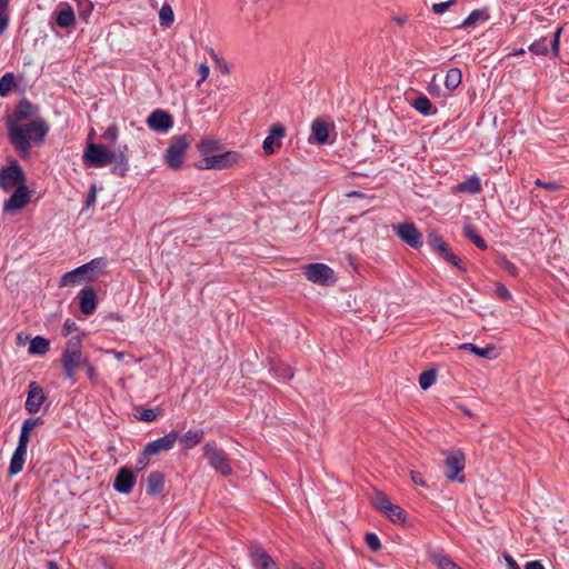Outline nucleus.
Here are the masks:
<instances>
[{
	"instance_id": "obj_16",
	"label": "nucleus",
	"mask_w": 569,
	"mask_h": 569,
	"mask_svg": "<svg viewBox=\"0 0 569 569\" xmlns=\"http://www.w3.org/2000/svg\"><path fill=\"white\" fill-rule=\"evenodd\" d=\"M249 556L256 567L261 569H277L276 561L257 542H251L249 545Z\"/></svg>"
},
{
	"instance_id": "obj_59",
	"label": "nucleus",
	"mask_w": 569,
	"mask_h": 569,
	"mask_svg": "<svg viewBox=\"0 0 569 569\" xmlns=\"http://www.w3.org/2000/svg\"><path fill=\"white\" fill-rule=\"evenodd\" d=\"M347 197H358V198L373 199V196H368L367 193H363L361 191H351V192L347 193Z\"/></svg>"
},
{
	"instance_id": "obj_30",
	"label": "nucleus",
	"mask_w": 569,
	"mask_h": 569,
	"mask_svg": "<svg viewBox=\"0 0 569 569\" xmlns=\"http://www.w3.org/2000/svg\"><path fill=\"white\" fill-rule=\"evenodd\" d=\"M489 19V14L486 10L477 9L470 12V14L461 22L460 28H473L479 22H485Z\"/></svg>"
},
{
	"instance_id": "obj_45",
	"label": "nucleus",
	"mask_w": 569,
	"mask_h": 569,
	"mask_svg": "<svg viewBox=\"0 0 569 569\" xmlns=\"http://www.w3.org/2000/svg\"><path fill=\"white\" fill-rule=\"evenodd\" d=\"M499 266L511 277L517 278L519 276L518 267L510 260L502 258L499 262Z\"/></svg>"
},
{
	"instance_id": "obj_24",
	"label": "nucleus",
	"mask_w": 569,
	"mask_h": 569,
	"mask_svg": "<svg viewBox=\"0 0 569 569\" xmlns=\"http://www.w3.org/2000/svg\"><path fill=\"white\" fill-rule=\"evenodd\" d=\"M134 485L133 473L128 469H120L114 480V489L119 492L128 493Z\"/></svg>"
},
{
	"instance_id": "obj_53",
	"label": "nucleus",
	"mask_w": 569,
	"mask_h": 569,
	"mask_svg": "<svg viewBox=\"0 0 569 569\" xmlns=\"http://www.w3.org/2000/svg\"><path fill=\"white\" fill-rule=\"evenodd\" d=\"M97 197V187L96 184H91L89 189V193L86 201V208H90L94 204Z\"/></svg>"
},
{
	"instance_id": "obj_46",
	"label": "nucleus",
	"mask_w": 569,
	"mask_h": 569,
	"mask_svg": "<svg viewBox=\"0 0 569 569\" xmlns=\"http://www.w3.org/2000/svg\"><path fill=\"white\" fill-rule=\"evenodd\" d=\"M161 416H163V409L160 406L151 409L144 408V422H152Z\"/></svg>"
},
{
	"instance_id": "obj_2",
	"label": "nucleus",
	"mask_w": 569,
	"mask_h": 569,
	"mask_svg": "<svg viewBox=\"0 0 569 569\" xmlns=\"http://www.w3.org/2000/svg\"><path fill=\"white\" fill-rule=\"evenodd\" d=\"M127 147L118 152L99 143H89L83 153V162L89 167L102 168L112 166V173L124 176L128 170Z\"/></svg>"
},
{
	"instance_id": "obj_7",
	"label": "nucleus",
	"mask_w": 569,
	"mask_h": 569,
	"mask_svg": "<svg viewBox=\"0 0 569 569\" xmlns=\"http://www.w3.org/2000/svg\"><path fill=\"white\" fill-rule=\"evenodd\" d=\"M466 466L465 453L460 449L451 450L443 461L445 477L450 481L465 482V476H460Z\"/></svg>"
},
{
	"instance_id": "obj_49",
	"label": "nucleus",
	"mask_w": 569,
	"mask_h": 569,
	"mask_svg": "<svg viewBox=\"0 0 569 569\" xmlns=\"http://www.w3.org/2000/svg\"><path fill=\"white\" fill-rule=\"evenodd\" d=\"M455 3H456V0H448L446 2L433 3L432 4V11L436 14H442L443 12H446Z\"/></svg>"
},
{
	"instance_id": "obj_36",
	"label": "nucleus",
	"mask_w": 569,
	"mask_h": 569,
	"mask_svg": "<svg viewBox=\"0 0 569 569\" xmlns=\"http://www.w3.org/2000/svg\"><path fill=\"white\" fill-rule=\"evenodd\" d=\"M174 22V13L170 4L164 3L159 11V23L162 28H170Z\"/></svg>"
},
{
	"instance_id": "obj_18",
	"label": "nucleus",
	"mask_w": 569,
	"mask_h": 569,
	"mask_svg": "<svg viewBox=\"0 0 569 569\" xmlns=\"http://www.w3.org/2000/svg\"><path fill=\"white\" fill-rule=\"evenodd\" d=\"M330 123L323 119H315L311 123V134L309 141H315L318 144H325L329 140Z\"/></svg>"
},
{
	"instance_id": "obj_27",
	"label": "nucleus",
	"mask_w": 569,
	"mask_h": 569,
	"mask_svg": "<svg viewBox=\"0 0 569 569\" xmlns=\"http://www.w3.org/2000/svg\"><path fill=\"white\" fill-rule=\"evenodd\" d=\"M440 258H442L446 262L455 266L460 271H467V267L465 262L453 253L448 244H446L441 250L437 253Z\"/></svg>"
},
{
	"instance_id": "obj_4",
	"label": "nucleus",
	"mask_w": 569,
	"mask_h": 569,
	"mask_svg": "<svg viewBox=\"0 0 569 569\" xmlns=\"http://www.w3.org/2000/svg\"><path fill=\"white\" fill-rule=\"evenodd\" d=\"M106 267V261L102 258L92 259L71 271L66 272L59 281V287H74L82 281L93 280L98 273Z\"/></svg>"
},
{
	"instance_id": "obj_63",
	"label": "nucleus",
	"mask_w": 569,
	"mask_h": 569,
	"mask_svg": "<svg viewBox=\"0 0 569 569\" xmlns=\"http://www.w3.org/2000/svg\"><path fill=\"white\" fill-rule=\"evenodd\" d=\"M136 417H137L139 420H142V412H140V413H138V412H137V413H136Z\"/></svg>"
},
{
	"instance_id": "obj_35",
	"label": "nucleus",
	"mask_w": 569,
	"mask_h": 569,
	"mask_svg": "<svg viewBox=\"0 0 569 569\" xmlns=\"http://www.w3.org/2000/svg\"><path fill=\"white\" fill-rule=\"evenodd\" d=\"M0 178H24V172L20 164L13 160L9 163V166L0 170Z\"/></svg>"
},
{
	"instance_id": "obj_64",
	"label": "nucleus",
	"mask_w": 569,
	"mask_h": 569,
	"mask_svg": "<svg viewBox=\"0 0 569 569\" xmlns=\"http://www.w3.org/2000/svg\"><path fill=\"white\" fill-rule=\"evenodd\" d=\"M312 569H322V568H321V566L313 565V566H312Z\"/></svg>"
},
{
	"instance_id": "obj_6",
	"label": "nucleus",
	"mask_w": 569,
	"mask_h": 569,
	"mask_svg": "<svg viewBox=\"0 0 569 569\" xmlns=\"http://www.w3.org/2000/svg\"><path fill=\"white\" fill-rule=\"evenodd\" d=\"M203 456L209 466L223 477L232 475L230 459L224 450L217 447L216 442H207L203 448Z\"/></svg>"
},
{
	"instance_id": "obj_21",
	"label": "nucleus",
	"mask_w": 569,
	"mask_h": 569,
	"mask_svg": "<svg viewBox=\"0 0 569 569\" xmlns=\"http://www.w3.org/2000/svg\"><path fill=\"white\" fill-rule=\"evenodd\" d=\"M76 22V16L73 9L69 3H60L59 9L56 12V23L60 28H70Z\"/></svg>"
},
{
	"instance_id": "obj_41",
	"label": "nucleus",
	"mask_w": 569,
	"mask_h": 569,
	"mask_svg": "<svg viewBox=\"0 0 569 569\" xmlns=\"http://www.w3.org/2000/svg\"><path fill=\"white\" fill-rule=\"evenodd\" d=\"M538 188L545 189L549 192H556L563 188L561 180H535Z\"/></svg>"
},
{
	"instance_id": "obj_14",
	"label": "nucleus",
	"mask_w": 569,
	"mask_h": 569,
	"mask_svg": "<svg viewBox=\"0 0 569 569\" xmlns=\"http://www.w3.org/2000/svg\"><path fill=\"white\" fill-rule=\"evenodd\" d=\"M397 236L411 248L418 249L422 246L421 233L413 223H399L396 228Z\"/></svg>"
},
{
	"instance_id": "obj_42",
	"label": "nucleus",
	"mask_w": 569,
	"mask_h": 569,
	"mask_svg": "<svg viewBox=\"0 0 569 569\" xmlns=\"http://www.w3.org/2000/svg\"><path fill=\"white\" fill-rule=\"evenodd\" d=\"M392 505L387 495L382 492H378L373 501L375 508L382 512L387 511Z\"/></svg>"
},
{
	"instance_id": "obj_9",
	"label": "nucleus",
	"mask_w": 569,
	"mask_h": 569,
	"mask_svg": "<svg viewBox=\"0 0 569 569\" xmlns=\"http://www.w3.org/2000/svg\"><path fill=\"white\" fill-rule=\"evenodd\" d=\"M178 441V431L171 430L169 433L144 445V458H150L167 453Z\"/></svg>"
},
{
	"instance_id": "obj_60",
	"label": "nucleus",
	"mask_w": 569,
	"mask_h": 569,
	"mask_svg": "<svg viewBox=\"0 0 569 569\" xmlns=\"http://www.w3.org/2000/svg\"><path fill=\"white\" fill-rule=\"evenodd\" d=\"M47 568H48V569H60V567L58 566V563H57V562H54V561H48V562H47Z\"/></svg>"
},
{
	"instance_id": "obj_31",
	"label": "nucleus",
	"mask_w": 569,
	"mask_h": 569,
	"mask_svg": "<svg viewBox=\"0 0 569 569\" xmlns=\"http://www.w3.org/2000/svg\"><path fill=\"white\" fill-rule=\"evenodd\" d=\"M50 350V342L48 339L37 336L29 345L28 352L30 355L43 356Z\"/></svg>"
},
{
	"instance_id": "obj_3",
	"label": "nucleus",
	"mask_w": 569,
	"mask_h": 569,
	"mask_svg": "<svg viewBox=\"0 0 569 569\" xmlns=\"http://www.w3.org/2000/svg\"><path fill=\"white\" fill-rule=\"evenodd\" d=\"M26 180H0V187L6 191H12L11 197L3 203L4 212H14L23 209L34 193L26 184Z\"/></svg>"
},
{
	"instance_id": "obj_61",
	"label": "nucleus",
	"mask_w": 569,
	"mask_h": 569,
	"mask_svg": "<svg viewBox=\"0 0 569 569\" xmlns=\"http://www.w3.org/2000/svg\"><path fill=\"white\" fill-rule=\"evenodd\" d=\"M525 53H526V50L523 48H520V49L515 50L513 52L509 53V56H521Z\"/></svg>"
},
{
	"instance_id": "obj_38",
	"label": "nucleus",
	"mask_w": 569,
	"mask_h": 569,
	"mask_svg": "<svg viewBox=\"0 0 569 569\" xmlns=\"http://www.w3.org/2000/svg\"><path fill=\"white\" fill-rule=\"evenodd\" d=\"M392 522L403 523L406 521V511L397 506L392 505L387 511L383 512Z\"/></svg>"
},
{
	"instance_id": "obj_39",
	"label": "nucleus",
	"mask_w": 569,
	"mask_h": 569,
	"mask_svg": "<svg viewBox=\"0 0 569 569\" xmlns=\"http://www.w3.org/2000/svg\"><path fill=\"white\" fill-rule=\"evenodd\" d=\"M9 26V0H0V36Z\"/></svg>"
},
{
	"instance_id": "obj_8",
	"label": "nucleus",
	"mask_w": 569,
	"mask_h": 569,
	"mask_svg": "<svg viewBox=\"0 0 569 569\" xmlns=\"http://www.w3.org/2000/svg\"><path fill=\"white\" fill-rule=\"evenodd\" d=\"M243 157L238 151H227L204 158V168L223 170L239 167L243 162Z\"/></svg>"
},
{
	"instance_id": "obj_26",
	"label": "nucleus",
	"mask_w": 569,
	"mask_h": 569,
	"mask_svg": "<svg viewBox=\"0 0 569 569\" xmlns=\"http://www.w3.org/2000/svg\"><path fill=\"white\" fill-rule=\"evenodd\" d=\"M460 349L468 350L480 358H485V359H489V360L495 359L497 357L496 348L492 346L480 348L473 343L468 342V343H462L460 346Z\"/></svg>"
},
{
	"instance_id": "obj_44",
	"label": "nucleus",
	"mask_w": 569,
	"mask_h": 569,
	"mask_svg": "<svg viewBox=\"0 0 569 569\" xmlns=\"http://www.w3.org/2000/svg\"><path fill=\"white\" fill-rule=\"evenodd\" d=\"M365 541L371 551H379L381 549V542L379 537L373 532H367Z\"/></svg>"
},
{
	"instance_id": "obj_17",
	"label": "nucleus",
	"mask_w": 569,
	"mask_h": 569,
	"mask_svg": "<svg viewBox=\"0 0 569 569\" xmlns=\"http://www.w3.org/2000/svg\"><path fill=\"white\" fill-rule=\"evenodd\" d=\"M44 399L43 390L37 385V382H30L28 386V397L26 401L27 411L29 413H37Z\"/></svg>"
},
{
	"instance_id": "obj_29",
	"label": "nucleus",
	"mask_w": 569,
	"mask_h": 569,
	"mask_svg": "<svg viewBox=\"0 0 569 569\" xmlns=\"http://www.w3.org/2000/svg\"><path fill=\"white\" fill-rule=\"evenodd\" d=\"M481 183L480 180H463L462 182L458 183L457 186L451 188V193H462L468 192L471 194L479 193L481 191Z\"/></svg>"
},
{
	"instance_id": "obj_43",
	"label": "nucleus",
	"mask_w": 569,
	"mask_h": 569,
	"mask_svg": "<svg viewBox=\"0 0 569 569\" xmlns=\"http://www.w3.org/2000/svg\"><path fill=\"white\" fill-rule=\"evenodd\" d=\"M427 243L435 253H438L441 250V248H443L446 244H448L443 240V238L438 234H430Z\"/></svg>"
},
{
	"instance_id": "obj_20",
	"label": "nucleus",
	"mask_w": 569,
	"mask_h": 569,
	"mask_svg": "<svg viewBox=\"0 0 569 569\" xmlns=\"http://www.w3.org/2000/svg\"><path fill=\"white\" fill-rule=\"evenodd\" d=\"M427 556L438 569H461L441 549L428 548Z\"/></svg>"
},
{
	"instance_id": "obj_28",
	"label": "nucleus",
	"mask_w": 569,
	"mask_h": 569,
	"mask_svg": "<svg viewBox=\"0 0 569 569\" xmlns=\"http://www.w3.org/2000/svg\"><path fill=\"white\" fill-rule=\"evenodd\" d=\"M26 455H27L26 450L16 449L13 451V455L11 457L10 465H9L10 476H16L22 471L23 465L26 461Z\"/></svg>"
},
{
	"instance_id": "obj_33",
	"label": "nucleus",
	"mask_w": 569,
	"mask_h": 569,
	"mask_svg": "<svg viewBox=\"0 0 569 569\" xmlns=\"http://www.w3.org/2000/svg\"><path fill=\"white\" fill-rule=\"evenodd\" d=\"M462 80V73L459 68H451L447 71L445 86L448 90L457 89Z\"/></svg>"
},
{
	"instance_id": "obj_15",
	"label": "nucleus",
	"mask_w": 569,
	"mask_h": 569,
	"mask_svg": "<svg viewBox=\"0 0 569 569\" xmlns=\"http://www.w3.org/2000/svg\"><path fill=\"white\" fill-rule=\"evenodd\" d=\"M147 123L150 129L157 132H167L172 128L173 119L169 112L162 109H156L148 117Z\"/></svg>"
},
{
	"instance_id": "obj_37",
	"label": "nucleus",
	"mask_w": 569,
	"mask_h": 569,
	"mask_svg": "<svg viewBox=\"0 0 569 569\" xmlns=\"http://www.w3.org/2000/svg\"><path fill=\"white\" fill-rule=\"evenodd\" d=\"M16 87L13 73L8 72L0 79V97H6Z\"/></svg>"
},
{
	"instance_id": "obj_51",
	"label": "nucleus",
	"mask_w": 569,
	"mask_h": 569,
	"mask_svg": "<svg viewBox=\"0 0 569 569\" xmlns=\"http://www.w3.org/2000/svg\"><path fill=\"white\" fill-rule=\"evenodd\" d=\"M40 423H42V420L40 418L27 419L23 421L21 430L30 433V431Z\"/></svg>"
},
{
	"instance_id": "obj_58",
	"label": "nucleus",
	"mask_w": 569,
	"mask_h": 569,
	"mask_svg": "<svg viewBox=\"0 0 569 569\" xmlns=\"http://www.w3.org/2000/svg\"><path fill=\"white\" fill-rule=\"evenodd\" d=\"M506 561H507V565H508V569H520L519 565L517 563V561L509 555L506 556Z\"/></svg>"
},
{
	"instance_id": "obj_23",
	"label": "nucleus",
	"mask_w": 569,
	"mask_h": 569,
	"mask_svg": "<svg viewBox=\"0 0 569 569\" xmlns=\"http://www.w3.org/2000/svg\"><path fill=\"white\" fill-rule=\"evenodd\" d=\"M164 490V475L160 471H152L147 478V492L150 496H160Z\"/></svg>"
},
{
	"instance_id": "obj_50",
	"label": "nucleus",
	"mask_w": 569,
	"mask_h": 569,
	"mask_svg": "<svg viewBox=\"0 0 569 569\" xmlns=\"http://www.w3.org/2000/svg\"><path fill=\"white\" fill-rule=\"evenodd\" d=\"M117 137H118V129L116 126H110L103 133H102V138L110 142V143H114L116 140H117Z\"/></svg>"
},
{
	"instance_id": "obj_10",
	"label": "nucleus",
	"mask_w": 569,
	"mask_h": 569,
	"mask_svg": "<svg viewBox=\"0 0 569 569\" xmlns=\"http://www.w3.org/2000/svg\"><path fill=\"white\" fill-rule=\"evenodd\" d=\"M563 27H558L552 34L550 42H547V38L541 37L540 39L533 41L529 46V51L537 56H546L549 52V44L551 48L552 56L555 58L559 57L560 51V36Z\"/></svg>"
},
{
	"instance_id": "obj_25",
	"label": "nucleus",
	"mask_w": 569,
	"mask_h": 569,
	"mask_svg": "<svg viewBox=\"0 0 569 569\" xmlns=\"http://www.w3.org/2000/svg\"><path fill=\"white\" fill-rule=\"evenodd\" d=\"M270 372L278 380L289 381L293 378V370L281 361H270Z\"/></svg>"
},
{
	"instance_id": "obj_12",
	"label": "nucleus",
	"mask_w": 569,
	"mask_h": 569,
	"mask_svg": "<svg viewBox=\"0 0 569 569\" xmlns=\"http://www.w3.org/2000/svg\"><path fill=\"white\" fill-rule=\"evenodd\" d=\"M286 136V128L281 123H274L269 129V134L262 143V149L266 154H273L282 146V139Z\"/></svg>"
},
{
	"instance_id": "obj_48",
	"label": "nucleus",
	"mask_w": 569,
	"mask_h": 569,
	"mask_svg": "<svg viewBox=\"0 0 569 569\" xmlns=\"http://www.w3.org/2000/svg\"><path fill=\"white\" fill-rule=\"evenodd\" d=\"M197 72L200 77V79L197 81V87H200L208 79L209 73H210V68L206 62H203V63L199 64Z\"/></svg>"
},
{
	"instance_id": "obj_1",
	"label": "nucleus",
	"mask_w": 569,
	"mask_h": 569,
	"mask_svg": "<svg viewBox=\"0 0 569 569\" xmlns=\"http://www.w3.org/2000/svg\"><path fill=\"white\" fill-rule=\"evenodd\" d=\"M34 111L32 103L22 100L7 119L9 141L22 158L29 157L31 144H41L49 132V124L42 118L22 123L23 120L31 118Z\"/></svg>"
},
{
	"instance_id": "obj_54",
	"label": "nucleus",
	"mask_w": 569,
	"mask_h": 569,
	"mask_svg": "<svg viewBox=\"0 0 569 569\" xmlns=\"http://www.w3.org/2000/svg\"><path fill=\"white\" fill-rule=\"evenodd\" d=\"M29 432H26V431H22L21 430V433H20V437H19V441H18V446L16 449H21V450H26L27 451V448H28V443H29Z\"/></svg>"
},
{
	"instance_id": "obj_47",
	"label": "nucleus",
	"mask_w": 569,
	"mask_h": 569,
	"mask_svg": "<svg viewBox=\"0 0 569 569\" xmlns=\"http://www.w3.org/2000/svg\"><path fill=\"white\" fill-rule=\"evenodd\" d=\"M495 293L502 301H509L512 298L511 292L502 283H497Z\"/></svg>"
},
{
	"instance_id": "obj_52",
	"label": "nucleus",
	"mask_w": 569,
	"mask_h": 569,
	"mask_svg": "<svg viewBox=\"0 0 569 569\" xmlns=\"http://www.w3.org/2000/svg\"><path fill=\"white\" fill-rule=\"evenodd\" d=\"M77 330H78V326L73 320L67 319L64 321L63 327H62V332L64 336H69Z\"/></svg>"
},
{
	"instance_id": "obj_62",
	"label": "nucleus",
	"mask_w": 569,
	"mask_h": 569,
	"mask_svg": "<svg viewBox=\"0 0 569 569\" xmlns=\"http://www.w3.org/2000/svg\"><path fill=\"white\" fill-rule=\"evenodd\" d=\"M86 4H87V7H88V11H91V9H92V4H91V2L86 1Z\"/></svg>"
},
{
	"instance_id": "obj_40",
	"label": "nucleus",
	"mask_w": 569,
	"mask_h": 569,
	"mask_svg": "<svg viewBox=\"0 0 569 569\" xmlns=\"http://www.w3.org/2000/svg\"><path fill=\"white\" fill-rule=\"evenodd\" d=\"M437 379V372L436 370H426L419 376V385L422 390H427L430 388Z\"/></svg>"
},
{
	"instance_id": "obj_32",
	"label": "nucleus",
	"mask_w": 569,
	"mask_h": 569,
	"mask_svg": "<svg viewBox=\"0 0 569 569\" xmlns=\"http://www.w3.org/2000/svg\"><path fill=\"white\" fill-rule=\"evenodd\" d=\"M463 234L477 248H479L481 250L487 249V243H486L485 239L477 232L476 228L472 224H470V223L465 224Z\"/></svg>"
},
{
	"instance_id": "obj_57",
	"label": "nucleus",
	"mask_w": 569,
	"mask_h": 569,
	"mask_svg": "<svg viewBox=\"0 0 569 569\" xmlns=\"http://www.w3.org/2000/svg\"><path fill=\"white\" fill-rule=\"evenodd\" d=\"M525 569H545L542 563L538 560L529 561L525 565Z\"/></svg>"
},
{
	"instance_id": "obj_5",
	"label": "nucleus",
	"mask_w": 569,
	"mask_h": 569,
	"mask_svg": "<svg viewBox=\"0 0 569 569\" xmlns=\"http://www.w3.org/2000/svg\"><path fill=\"white\" fill-rule=\"evenodd\" d=\"M86 360L81 352V339L79 337L69 339L61 357L64 377L73 380L77 369L83 367Z\"/></svg>"
},
{
	"instance_id": "obj_22",
	"label": "nucleus",
	"mask_w": 569,
	"mask_h": 569,
	"mask_svg": "<svg viewBox=\"0 0 569 569\" xmlns=\"http://www.w3.org/2000/svg\"><path fill=\"white\" fill-rule=\"evenodd\" d=\"M203 429H189L181 437L178 436V440L183 449L190 450L197 447L203 440Z\"/></svg>"
},
{
	"instance_id": "obj_56",
	"label": "nucleus",
	"mask_w": 569,
	"mask_h": 569,
	"mask_svg": "<svg viewBox=\"0 0 569 569\" xmlns=\"http://www.w3.org/2000/svg\"><path fill=\"white\" fill-rule=\"evenodd\" d=\"M410 477L415 485L422 486V487L426 486L423 477L419 471H411Z\"/></svg>"
},
{
	"instance_id": "obj_13",
	"label": "nucleus",
	"mask_w": 569,
	"mask_h": 569,
	"mask_svg": "<svg viewBox=\"0 0 569 569\" xmlns=\"http://www.w3.org/2000/svg\"><path fill=\"white\" fill-rule=\"evenodd\" d=\"M188 143L184 138H177L166 152V162L171 168H179L184 159Z\"/></svg>"
},
{
	"instance_id": "obj_11",
	"label": "nucleus",
	"mask_w": 569,
	"mask_h": 569,
	"mask_svg": "<svg viewBox=\"0 0 569 569\" xmlns=\"http://www.w3.org/2000/svg\"><path fill=\"white\" fill-rule=\"evenodd\" d=\"M305 276L309 281L319 284H329L335 281L333 270L325 263H309L305 268Z\"/></svg>"
},
{
	"instance_id": "obj_19",
	"label": "nucleus",
	"mask_w": 569,
	"mask_h": 569,
	"mask_svg": "<svg viewBox=\"0 0 569 569\" xmlns=\"http://www.w3.org/2000/svg\"><path fill=\"white\" fill-rule=\"evenodd\" d=\"M80 310L83 315H91L97 308V293L93 288L86 287L79 292Z\"/></svg>"
},
{
	"instance_id": "obj_55",
	"label": "nucleus",
	"mask_w": 569,
	"mask_h": 569,
	"mask_svg": "<svg viewBox=\"0 0 569 569\" xmlns=\"http://www.w3.org/2000/svg\"><path fill=\"white\" fill-rule=\"evenodd\" d=\"M83 368L91 381H94L97 379V372L94 367L88 361V359L83 363Z\"/></svg>"
},
{
	"instance_id": "obj_34",
	"label": "nucleus",
	"mask_w": 569,
	"mask_h": 569,
	"mask_svg": "<svg viewBox=\"0 0 569 569\" xmlns=\"http://www.w3.org/2000/svg\"><path fill=\"white\" fill-rule=\"evenodd\" d=\"M411 106L421 114L429 116L433 113L436 110L432 108L431 101L426 96L417 97Z\"/></svg>"
}]
</instances>
